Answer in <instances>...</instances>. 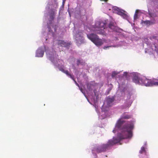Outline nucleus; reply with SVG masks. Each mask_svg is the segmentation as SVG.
<instances>
[{
	"label": "nucleus",
	"mask_w": 158,
	"mask_h": 158,
	"mask_svg": "<svg viewBox=\"0 0 158 158\" xmlns=\"http://www.w3.org/2000/svg\"><path fill=\"white\" fill-rule=\"evenodd\" d=\"M125 121L119 118L117 122L115 128L121 130V133L118 135L117 137L118 139L121 140L131 138L132 136V130L134 128L133 123L129 122L126 124H124Z\"/></svg>",
	"instance_id": "f257e3e1"
},
{
	"label": "nucleus",
	"mask_w": 158,
	"mask_h": 158,
	"mask_svg": "<svg viewBox=\"0 0 158 158\" xmlns=\"http://www.w3.org/2000/svg\"><path fill=\"white\" fill-rule=\"evenodd\" d=\"M132 80L136 84L144 85L146 86L158 85V80L155 79L152 80L147 79L144 76L139 77L136 76H134Z\"/></svg>",
	"instance_id": "f03ea898"
},
{
	"label": "nucleus",
	"mask_w": 158,
	"mask_h": 158,
	"mask_svg": "<svg viewBox=\"0 0 158 158\" xmlns=\"http://www.w3.org/2000/svg\"><path fill=\"white\" fill-rule=\"evenodd\" d=\"M120 140L116 137L109 140L106 143H103L94 148V151L97 153L104 152L114 144L119 143Z\"/></svg>",
	"instance_id": "7ed1b4c3"
},
{
	"label": "nucleus",
	"mask_w": 158,
	"mask_h": 158,
	"mask_svg": "<svg viewBox=\"0 0 158 158\" xmlns=\"http://www.w3.org/2000/svg\"><path fill=\"white\" fill-rule=\"evenodd\" d=\"M87 37L90 40L98 46H101L104 43L106 42V40L105 39H99L98 35L94 34L88 35Z\"/></svg>",
	"instance_id": "20e7f679"
},
{
	"label": "nucleus",
	"mask_w": 158,
	"mask_h": 158,
	"mask_svg": "<svg viewBox=\"0 0 158 158\" xmlns=\"http://www.w3.org/2000/svg\"><path fill=\"white\" fill-rule=\"evenodd\" d=\"M95 26L99 29L98 30V32H97L98 34L103 35L104 34V30L106 26L105 23L102 22H97L96 23Z\"/></svg>",
	"instance_id": "39448f33"
},
{
	"label": "nucleus",
	"mask_w": 158,
	"mask_h": 158,
	"mask_svg": "<svg viewBox=\"0 0 158 158\" xmlns=\"http://www.w3.org/2000/svg\"><path fill=\"white\" fill-rule=\"evenodd\" d=\"M57 44L60 46L68 48L70 47L72 44L70 42H68L63 40H58Z\"/></svg>",
	"instance_id": "423d86ee"
},
{
	"label": "nucleus",
	"mask_w": 158,
	"mask_h": 158,
	"mask_svg": "<svg viewBox=\"0 0 158 158\" xmlns=\"http://www.w3.org/2000/svg\"><path fill=\"white\" fill-rule=\"evenodd\" d=\"M57 10L55 9H51L49 12V19L50 21H53L56 13Z\"/></svg>",
	"instance_id": "0eeeda50"
},
{
	"label": "nucleus",
	"mask_w": 158,
	"mask_h": 158,
	"mask_svg": "<svg viewBox=\"0 0 158 158\" xmlns=\"http://www.w3.org/2000/svg\"><path fill=\"white\" fill-rule=\"evenodd\" d=\"M44 52L43 50H37L36 52V56L38 57H42L44 55Z\"/></svg>",
	"instance_id": "6e6552de"
},
{
	"label": "nucleus",
	"mask_w": 158,
	"mask_h": 158,
	"mask_svg": "<svg viewBox=\"0 0 158 158\" xmlns=\"http://www.w3.org/2000/svg\"><path fill=\"white\" fill-rule=\"evenodd\" d=\"M131 115L127 114L126 113H125L122 115L120 118L122 120L123 119H128L131 118Z\"/></svg>",
	"instance_id": "1a4fd4ad"
},
{
	"label": "nucleus",
	"mask_w": 158,
	"mask_h": 158,
	"mask_svg": "<svg viewBox=\"0 0 158 158\" xmlns=\"http://www.w3.org/2000/svg\"><path fill=\"white\" fill-rule=\"evenodd\" d=\"M117 14L122 17L124 19H126L127 18V15L121 11L118 10L117 11Z\"/></svg>",
	"instance_id": "9d476101"
},
{
	"label": "nucleus",
	"mask_w": 158,
	"mask_h": 158,
	"mask_svg": "<svg viewBox=\"0 0 158 158\" xmlns=\"http://www.w3.org/2000/svg\"><path fill=\"white\" fill-rule=\"evenodd\" d=\"M154 23V22H152L149 20L143 21L142 20L141 21L142 23H144L148 26L153 24Z\"/></svg>",
	"instance_id": "9b49d317"
},
{
	"label": "nucleus",
	"mask_w": 158,
	"mask_h": 158,
	"mask_svg": "<svg viewBox=\"0 0 158 158\" xmlns=\"http://www.w3.org/2000/svg\"><path fill=\"white\" fill-rule=\"evenodd\" d=\"M64 73L66 74L67 76L69 77L73 80H74L73 76L70 74L67 70H65Z\"/></svg>",
	"instance_id": "f8f14e48"
},
{
	"label": "nucleus",
	"mask_w": 158,
	"mask_h": 158,
	"mask_svg": "<svg viewBox=\"0 0 158 158\" xmlns=\"http://www.w3.org/2000/svg\"><path fill=\"white\" fill-rule=\"evenodd\" d=\"M109 27L113 30L115 29V26L114 25V23H110L109 25Z\"/></svg>",
	"instance_id": "ddd939ff"
},
{
	"label": "nucleus",
	"mask_w": 158,
	"mask_h": 158,
	"mask_svg": "<svg viewBox=\"0 0 158 158\" xmlns=\"http://www.w3.org/2000/svg\"><path fill=\"white\" fill-rule=\"evenodd\" d=\"M107 101L108 104L114 101V99L110 98H107Z\"/></svg>",
	"instance_id": "4468645a"
},
{
	"label": "nucleus",
	"mask_w": 158,
	"mask_h": 158,
	"mask_svg": "<svg viewBox=\"0 0 158 158\" xmlns=\"http://www.w3.org/2000/svg\"><path fill=\"white\" fill-rule=\"evenodd\" d=\"M145 148L144 147H142L141 148V150L139 151V152L140 153L142 154L143 152H145Z\"/></svg>",
	"instance_id": "2eb2a0df"
},
{
	"label": "nucleus",
	"mask_w": 158,
	"mask_h": 158,
	"mask_svg": "<svg viewBox=\"0 0 158 158\" xmlns=\"http://www.w3.org/2000/svg\"><path fill=\"white\" fill-rule=\"evenodd\" d=\"M138 10H136L135 13L134 15V19H136L138 18L137 13H138Z\"/></svg>",
	"instance_id": "dca6fc26"
},
{
	"label": "nucleus",
	"mask_w": 158,
	"mask_h": 158,
	"mask_svg": "<svg viewBox=\"0 0 158 158\" xmlns=\"http://www.w3.org/2000/svg\"><path fill=\"white\" fill-rule=\"evenodd\" d=\"M150 39L152 40H153V39H156V40H158L157 36H153L150 37Z\"/></svg>",
	"instance_id": "f3484780"
},
{
	"label": "nucleus",
	"mask_w": 158,
	"mask_h": 158,
	"mask_svg": "<svg viewBox=\"0 0 158 158\" xmlns=\"http://www.w3.org/2000/svg\"><path fill=\"white\" fill-rule=\"evenodd\" d=\"M117 74V73L115 71L113 72L111 75L112 77L113 78Z\"/></svg>",
	"instance_id": "a211bd4d"
},
{
	"label": "nucleus",
	"mask_w": 158,
	"mask_h": 158,
	"mask_svg": "<svg viewBox=\"0 0 158 158\" xmlns=\"http://www.w3.org/2000/svg\"><path fill=\"white\" fill-rule=\"evenodd\" d=\"M112 47V46H105L103 48L104 49H105V48H109L110 47Z\"/></svg>",
	"instance_id": "6ab92c4d"
},
{
	"label": "nucleus",
	"mask_w": 158,
	"mask_h": 158,
	"mask_svg": "<svg viewBox=\"0 0 158 158\" xmlns=\"http://www.w3.org/2000/svg\"><path fill=\"white\" fill-rule=\"evenodd\" d=\"M59 70L60 71H61L62 72L64 73V71L65 70L63 68H60L59 69Z\"/></svg>",
	"instance_id": "aec40b11"
},
{
	"label": "nucleus",
	"mask_w": 158,
	"mask_h": 158,
	"mask_svg": "<svg viewBox=\"0 0 158 158\" xmlns=\"http://www.w3.org/2000/svg\"><path fill=\"white\" fill-rule=\"evenodd\" d=\"M77 64L78 65L80 64V63L81 62V60H77Z\"/></svg>",
	"instance_id": "412c9836"
},
{
	"label": "nucleus",
	"mask_w": 158,
	"mask_h": 158,
	"mask_svg": "<svg viewBox=\"0 0 158 158\" xmlns=\"http://www.w3.org/2000/svg\"><path fill=\"white\" fill-rule=\"evenodd\" d=\"M149 15H150V16L151 17H152L153 16H154V15H153V14H152V13H149Z\"/></svg>",
	"instance_id": "4be33fe9"
},
{
	"label": "nucleus",
	"mask_w": 158,
	"mask_h": 158,
	"mask_svg": "<svg viewBox=\"0 0 158 158\" xmlns=\"http://www.w3.org/2000/svg\"><path fill=\"white\" fill-rule=\"evenodd\" d=\"M66 0H63V5L64 3Z\"/></svg>",
	"instance_id": "5701e85b"
},
{
	"label": "nucleus",
	"mask_w": 158,
	"mask_h": 158,
	"mask_svg": "<svg viewBox=\"0 0 158 158\" xmlns=\"http://www.w3.org/2000/svg\"><path fill=\"white\" fill-rule=\"evenodd\" d=\"M80 90L81 91L82 93H83V91H82V88H81L80 89Z\"/></svg>",
	"instance_id": "b1692460"
},
{
	"label": "nucleus",
	"mask_w": 158,
	"mask_h": 158,
	"mask_svg": "<svg viewBox=\"0 0 158 158\" xmlns=\"http://www.w3.org/2000/svg\"><path fill=\"white\" fill-rule=\"evenodd\" d=\"M56 6L55 7V8H57L58 7V4H56Z\"/></svg>",
	"instance_id": "393cba45"
},
{
	"label": "nucleus",
	"mask_w": 158,
	"mask_h": 158,
	"mask_svg": "<svg viewBox=\"0 0 158 158\" xmlns=\"http://www.w3.org/2000/svg\"><path fill=\"white\" fill-rule=\"evenodd\" d=\"M113 132L114 133H115V132H116V131H115V129L113 130Z\"/></svg>",
	"instance_id": "a878e982"
},
{
	"label": "nucleus",
	"mask_w": 158,
	"mask_h": 158,
	"mask_svg": "<svg viewBox=\"0 0 158 158\" xmlns=\"http://www.w3.org/2000/svg\"><path fill=\"white\" fill-rule=\"evenodd\" d=\"M154 46L155 47V48H157L155 44H154Z\"/></svg>",
	"instance_id": "bb28decb"
},
{
	"label": "nucleus",
	"mask_w": 158,
	"mask_h": 158,
	"mask_svg": "<svg viewBox=\"0 0 158 158\" xmlns=\"http://www.w3.org/2000/svg\"><path fill=\"white\" fill-rule=\"evenodd\" d=\"M73 80L74 81H75V83H76H76H77V82H76V81L75 80H74H74Z\"/></svg>",
	"instance_id": "cd10ccee"
},
{
	"label": "nucleus",
	"mask_w": 158,
	"mask_h": 158,
	"mask_svg": "<svg viewBox=\"0 0 158 158\" xmlns=\"http://www.w3.org/2000/svg\"><path fill=\"white\" fill-rule=\"evenodd\" d=\"M49 31H50V27H49Z\"/></svg>",
	"instance_id": "c85d7f7f"
},
{
	"label": "nucleus",
	"mask_w": 158,
	"mask_h": 158,
	"mask_svg": "<svg viewBox=\"0 0 158 158\" xmlns=\"http://www.w3.org/2000/svg\"><path fill=\"white\" fill-rule=\"evenodd\" d=\"M76 85H77L78 86V84L77 83H76Z\"/></svg>",
	"instance_id": "c756f323"
},
{
	"label": "nucleus",
	"mask_w": 158,
	"mask_h": 158,
	"mask_svg": "<svg viewBox=\"0 0 158 158\" xmlns=\"http://www.w3.org/2000/svg\"><path fill=\"white\" fill-rule=\"evenodd\" d=\"M76 85H77L78 86V84L77 83H76Z\"/></svg>",
	"instance_id": "7c9ffc66"
},
{
	"label": "nucleus",
	"mask_w": 158,
	"mask_h": 158,
	"mask_svg": "<svg viewBox=\"0 0 158 158\" xmlns=\"http://www.w3.org/2000/svg\"><path fill=\"white\" fill-rule=\"evenodd\" d=\"M46 50L47 51V52H48V51L49 50Z\"/></svg>",
	"instance_id": "2f4dec72"
},
{
	"label": "nucleus",
	"mask_w": 158,
	"mask_h": 158,
	"mask_svg": "<svg viewBox=\"0 0 158 158\" xmlns=\"http://www.w3.org/2000/svg\"><path fill=\"white\" fill-rule=\"evenodd\" d=\"M55 31H56V29H55Z\"/></svg>",
	"instance_id": "473e14b6"
},
{
	"label": "nucleus",
	"mask_w": 158,
	"mask_h": 158,
	"mask_svg": "<svg viewBox=\"0 0 158 158\" xmlns=\"http://www.w3.org/2000/svg\"><path fill=\"white\" fill-rule=\"evenodd\" d=\"M125 73L127 74V73H124V74H125Z\"/></svg>",
	"instance_id": "72a5a7b5"
}]
</instances>
